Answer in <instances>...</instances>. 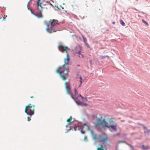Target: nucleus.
Here are the masks:
<instances>
[{
  "label": "nucleus",
  "mask_w": 150,
  "mask_h": 150,
  "mask_svg": "<svg viewBox=\"0 0 150 150\" xmlns=\"http://www.w3.org/2000/svg\"><path fill=\"white\" fill-rule=\"evenodd\" d=\"M70 60L68 54H67V57L64 59V64L62 66L58 67L56 70L57 72L58 73L63 80L65 81L67 79L66 75L68 74L69 69L66 67L65 66L69 64Z\"/></svg>",
  "instance_id": "obj_1"
},
{
  "label": "nucleus",
  "mask_w": 150,
  "mask_h": 150,
  "mask_svg": "<svg viewBox=\"0 0 150 150\" xmlns=\"http://www.w3.org/2000/svg\"><path fill=\"white\" fill-rule=\"evenodd\" d=\"M44 24L47 27L46 30L49 33H51L60 30L58 28L59 23L57 20L50 19L49 22L45 21Z\"/></svg>",
  "instance_id": "obj_2"
},
{
  "label": "nucleus",
  "mask_w": 150,
  "mask_h": 150,
  "mask_svg": "<svg viewBox=\"0 0 150 150\" xmlns=\"http://www.w3.org/2000/svg\"><path fill=\"white\" fill-rule=\"evenodd\" d=\"M105 116L102 115L100 117L98 118L95 123V127H97L99 125H101L103 127H106L108 128L111 127L114 131L117 130V124L114 123L113 125H109L106 121Z\"/></svg>",
  "instance_id": "obj_3"
},
{
  "label": "nucleus",
  "mask_w": 150,
  "mask_h": 150,
  "mask_svg": "<svg viewBox=\"0 0 150 150\" xmlns=\"http://www.w3.org/2000/svg\"><path fill=\"white\" fill-rule=\"evenodd\" d=\"M35 107L34 105H32L31 104H28L25 106V112L29 116H32L34 113Z\"/></svg>",
  "instance_id": "obj_4"
},
{
  "label": "nucleus",
  "mask_w": 150,
  "mask_h": 150,
  "mask_svg": "<svg viewBox=\"0 0 150 150\" xmlns=\"http://www.w3.org/2000/svg\"><path fill=\"white\" fill-rule=\"evenodd\" d=\"M85 127H87V126L86 124H84L82 126L78 125L74 127L72 126L70 127V128L71 129H74V131H76L77 130L81 129V133L84 134L85 133V132L83 130V129H84Z\"/></svg>",
  "instance_id": "obj_5"
},
{
  "label": "nucleus",
  "mask_w": 150,
  "mask_h": 150,
  "mask_svg": "<svg viewBox=\"0 0 150 150\" xmlns=\"http://www.w3.org/2000/svg\"><path fill=\"white\" fill-rule=\"evenodd\" d=\"M59 50L62 53H66L67 54L68 53V51L69 50V48L67 46L59 44L58 46Z\"/></svg>",
  "instance_id": "obj_6"
},
{
  "label": "nucleus",
  "mask_w": 150,
  "mask_h": 150,
  "mask_svg": "<svg viewBox=\"0 0 150 150\" xmlns=\"http://www.w3.org/2000/svg\"><path fill=\"white\" fill-rule=\"evenodd\" d=\"M64 85L65 88L67 93L71 95H72L71 93V89L70 85L69 82H66L65 83Z\"/></svg>",
  "instance_id": "obj_7"
},
{
  "label": "nucleus",
  "mask_w": 150,
  "mask_h": 150,
  "mask_svg": "<svg viewBox=\"0 0 150 150\" xmlns=\"http://www.w3.org/2000/svg\"><path fill=\"white\" fill-rule=\"evenodd\" d=\"M43 4L42 5L44 6H48V7H45L44 8H45L46 9L50 8H51V7L53 6L52 4H51L50 2L48 1H42Z\"/></svg>",
  "instance_id": "obj_8"
},
{
  "label": "nucleus",
  "mask_w": 150,
  "mask_h": 150,
  "mask_svg": "<svg viewBox=\"0 0 150 150\" xmlns=\"http://www.w3.org/2000/svg\"><path fill=\"white\" fill-rule=\"evenodd\" d=\"M37 8L40 10H42L43 7L42 5V1H41V0H38L37 1Z\"/></svg>",
  "instance_id": "obj_9"
},
{
  "label": "nucleus",
  "mask_w": 150,
  "mask_h": 150,
  "mask_svg": "<svg viewBox=\"0 0 150 150\" xmlns=\"http://www.w3.org/2000/svg\"><path fill=\"white\" fill-rule=\"evenodd\" d=\"M91 132L93 139H101V138H102L101 136H98L96 134H94V132L93 131H91Z\"/></svg>",
  "instance_id": "obj_10"
},
{
  "label": "nucleus",
  "mask_w": 150,
  "mask_h": 150,
  "mask_svg": "<svg viewBox=\"0 0 150 150\" xmlns=\"http://www.w3.org/2000/svg\"><path fill=\"white\" fill-rule=\"evenodd\" d=\"M31 13L34 15L36 16L38 18H41L43 17V16L42 14L41 11L40 10V12L39 13H34L32 12L31 10Z\"/></svg>",
  "instance_id": "obj_11"
},
{
  "label": "nucleus",
  "mask_w": 150,
  "mask_h": 150,
  "mask_svg": "<svg viewBox=\"0 0 150 150\" xmlns=\"http://www.w3.org/2000/svg\"><path fill=\"white\" fill-rule=\"evenodd\" d=\"M71 97L72 98H73L74 100L75 101L76 103L78 105H81L82 102H81V101H80L79 100H76L75 99V98L72 95H71Z\"/></svg>",
  "instance_id": "obj_12"
},
{
  "label": "nucleus",
  "mask_w": 150,
  "mask_h": 150,
  "mask_svg": "<svg viewBox=\"0 0 150 150\" xmlns=\"http://www.w3.org/2000/svg\"><path fill=\"white\" fill-rule=\"evenodd\" d=\"M97 150H107V149L106 147L104 148L103 145L100 144L99 147L97 148Z\"/></svg>",
  "instance_id": "obj_13"
},
{
  "label": "nucleus",
  "mask_w": 150,
  "mask_h": 150,
  "mask_svg": "<svg viewBox=\"0 0 150 150\" xmlns=\"http://www.w3.org/2000/svg\"><path fill=\"white\" fill-rule=\"evenodd\" d=\"M108 138L106 136H104L103 138L102 139H101H101L100 140V142H106L108 140Z\"/></svg>",
  "instance_id": "obj_14"
},
{
  "label": "nucleus",
  "mask_w": 150,
  "mask_h": 150,
  "mask_svg": "<svg viewBox=\"0 0 150 150\" xmlns=\"http://www.w3.org/2000/svg\"><path fill=\"white\" fill-rule=\"evenodd\" d=\"M72 118L71 116H70L69 118L67 120V121L68 122V124H70L71 123V122H72Z\"/></svg>",
  "instance_id": "obj_15"
},
{
  "label": "nucleus",
  "mask_w": 150,
  "mask_h": 150,
  "mask_svg": "<svg viewBox=\"0 0 150 150\" xmlns=\"http://www.w3.org/2000/svg\"><path fill=\"white\" fill-rule=\"evenodd\" d=\"M76 53L78 54L79 57L80 58L82 57L83 58L84 57L83 55L81 53V52L80 51H79L78 52H76Z\"/></svg>",
  "instance_id": "obj_16"
},
{
  "label": "nucleus",
  "mask_w": 150,
  "mask_h": 150,
  "mask_svg": "<svg viewBox=\"0 0 150 150\" xmlns=\"http://www.w3.org/2000/svg\"><path fill=\"white\" fill-rule=\"evenodd\" d=\"M109 122L110 123V124H114V123H114V121L113 119L112 118H109Z\"/></svg>",
  "instance_id": "obj_17"
},
{
  "label": "nucleus",
  "mask_w": 150,
  "mask_h": 150,
  "mask_svg": "<svg viewBox=\"0 0 150 150\" xmlns=\"http://www.w3.org/2000/svg\"><path fill=\"white\" fill-rule=\"evenodd\" d=\"M120 24L123 26H125V23L123 22V21L121 20H120Z\"/></svg>",
  "instance_id": "obj_18"
},
{
  "label": "nucleus",
  "mask_w": 150,
  "mask_h": 150,
  "mask_svg": "<svg viewBox=\"0 0 150 150\" xmlns=\"http://www.w3.org/2000/svg\"><path fill=\"white\" fill-rule=\"evenodd\" d=\"M80 84H79V87H80L81 86V83H82V77H81V76H80Z\"/></svg>",
  "instance_id": "obj_19"
},
{
  "label": "nucleus",
  "mask_w": 150,
  "mask_h": 150,
  "mask_svg": "<svg viewBox=\"0 0 150 150\" xmlns=\"http://www.w3.org/2000/svg\"><path fill=\"white\" fill-rule=\"evenodd\" d=\"M82 37L84 42V43H86V42H87V39L85 38L84 37L83 35L82 36Z\"/></svg>",
  "instance_id": "obj_20"
},
{
  "label": "nucleus",
  "mask_w": 150,
  "mask_h": 150,
  "mask_svg": "<svg viewBox=\"0 0 150 150\" xmlns=\"http://www.w3.org/2000/svg\"><path fill=\"white\" fill-rule=\"evenodd\" d=\"M150 132V129H146L144 131V132L145 133H148Z\"/></svg>",
  "instance_id": "obj_21"
},
{
  "label": "nucleus",
  "mask_w": 150,
  "mask_h": 150,
  "mask_svg": "<svg viewBox=\"0 0 150 150\" xmlns=\"http://www.w3.org/2000/svg\"><path fill=\"white\" fill-rule=\"evenodd\" d=\"M142 22L145 24L146 25L148 26V24L144 20L142 19Z\"/></svg>",
  "instance_id": "obj_22"
},
{
  "label": "nucleus",
  "mask_w": 150,
  "mask_h": 150,
  "mask_svg": "<svg viewBox=\"0 0 150 150\" xmlns=\"http://www.w3.org/2000/svg\"><path fill=\"white\" fill-rule=\"evenodd\" d=\"M81 98L83 101H85L87 100V99L85 97H81Z\"/></svg>",
  "instance_id": "obj_23"
},
{
  "label": "nucleus",
  "mask_w": 150,
  "mask_h": 150,
  "mask_svg": "<svg viewBox=\"0 0 150 150\" xmlns=\"http://www.w3.org/2000/svg\"><path fill=\"white\" fill-rule=\"evenodd\" d=\"M88 105V104L86 103H84L82 102L81 106H86Z\"/></svg>",
  "instance_id": "obj_24"
},
{
  "label": "nucleus",
  "mask_w": 150,
  "mask_h": 150,
  "mask_svg": "<svg viewBox=\"0 0 150 150\" xmlns=\"http://www.w3.org/2000/svg\"><path fill=\"white\" fill-rule=\"evenodd\" d=\"M32 116H30V117H28V120L29 121H30L31 120V117Z\"/></svg>",
  "instance_id": "obj_25"
},
{
  "label": "nucleus",
  "mask_w": 150,
  "mask_h": 150,
  "mask_svg": "<svg viewBox=\"0 0 150 150\" xmlns=\"http://www.w3.org/2000/svg\"><path fill=\"white\" fill-rule=\"evenodd\" d=\"M74 91L75 92V95H76V94H77V92L76 91V88H75L74 89Z\"/></svg>",
  "instance_id": "obj_26"
},
{
  "label": "nucleus",
  "mask_w": 150,
  "mask_h": 150,
  "mask_svg": "<svg viewBox=\"0 0 150 150\" xmlns=\"http://www.w3.org/2000/svg\"><path fill=\"white\" fill-rule=\"evenodd\" d=\"M85 45L87 46L88 47H89V45H88V43L86 42V43H85Z\"/></svg>",
  "instance_id": "obj_27"
},
{
  "label": "nucleus",
  "mask_w": 150,
  "mask_h": 150,
  "mask_svg": "<svg viewBox=\"0 0 150 150\" xmlns=\"http://www.w3.org/2000/svg\"><path fill=\"white\" fill-rule=\"evenodd\" d=\"M142 148H143V149H146V148H145V146H144V145H143L142 146Z\"/></svg>",
  "instance_id": "obj_28"
},
{
  "label": "nucleus",
  "mask_w": 150,
  "mask_h": 150,
  "mask_svg": "<svg viewBox=\"0 0 150 150\" xmlns=\"http://www.w3.org/2000/svg\"><path fill=\"white\" fill-rule=\"evenodd\" d=\"M143 128L144 129H147L146 127L145 126H143Z\"/></svg>",
  "instance_id": "obj_29"
},
{
  "label": "nucleus",
  "mask_w": 150,
  "mask_h": 150,
  "mask_svg": "<svg viewBox=\"0 0 150 150\" xmlns=\"http://www.w3.org/2000/svg\"><path fill=\"white\" fill-rule=\"evenodd\" d=\"M115 22H112V24H115Z\"/></svg>",
  "instance_id": "obj_30"
},
{
  "label": "nucleus",
  "mask_w": 150,
  "mask_h": 150,
  "mask_svg": "<svg viewBox=\"0 0 150 150\" xmlns=\"http://www.w3.org/2000/svg\"><path fill=\"white\" fill-rule=\"evenodd\" d=\"M3 19L4 20H5V18H3Z\"/></svg>",
  "instance_id": "obj_31"
},
{
  "label": "nucleus",
  "mask_w": 150,
  "mask_h": 150,
  "mask_svg": "<svg viewBox=\"0 0 150 150\" xmlns=\"http://www.w3.org/2000/svg\"><path fill=\"white\" fill-rule=\"evenodd\" d=\"M79 96H81V97H82V96H81V95H79L78 96V97H79Z\"/></svg>",
  "instance_id": "obj_32"
},
{
  "label": "nucleus",
  "mask_w": 150,
  "mask_h": 150,
  "mask_svg": "<svg viewBox=\"0 0 150 150\" xmlns=\"http://www.w3.org/2000/svg\"><path fill=\"white\" fill-rule=\"evenodd\" d=\"M30 98H33V96H30Z\"/></svg>",
  "instance_id": "obj_33"
},
{
  "label": "nucleus",
  "mask_w": 150,
  "mask_h": 150,
  "mask_svg": "<svg viewBox=\"0 0 150 150\" xmlns=\"http://www.w3.org/2000/svg\"><path fill=\"white\" fill-rule=\"evenodd\" d=\"M121 121L122 122H124V120H121Z\"/></svg>",
  "instance_id": "obj_34"
},
{
  "label": "nucleus",
  "mask_w": 150,
  "mask_h": 150,
  "mask_svg": "<svg viewBox=\"0 0 150 150\" xmlns=\"http://www.w3.org/2000/svg\"><path fill=\"white\" fill-rule=\"evenodd\" d=\"M46 6V7H48V6Z\"/></svg>",
  "instance_id": "obj_35"
},
{
  "label": "nucleus",
  "mask_w": 150,
  "mask_h": 150,
  "mask_svg": "<svg viewBox=\"0 0 150 150\" xmlns=\"http://www.w3.org/2000/svg\"><path fill=\"white\" fill-rule=\"evenodd\" d=\"M86 137H85V139H86Z\"/></svg>",
  "instance_id": "obj_36"
}]
</instances>
